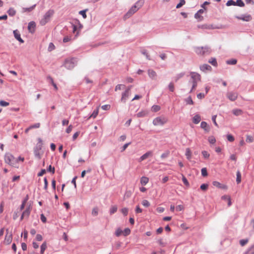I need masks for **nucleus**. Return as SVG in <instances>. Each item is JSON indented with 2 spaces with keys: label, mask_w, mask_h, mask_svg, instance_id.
I'll use <instances>...</instances> for the list:
<instances>
[{
  "label": "nucleus",
  "mask_w": 254,
  "mask_h": 254,
  "mask_svg": "<svg viewBox=\"0 0 254 254\" xmlns=\"http://www.w3.org/2000/svg\"><path fill=\"white\" fill-rule=\"evenodd\" d=\"M190 78L189 81V83L192 84L190 92H192L197 87V83L200 81L201 76L199 74L195 72H190Z\"/></svg>",
  "instance_id": "f257e3e1"
},
{
  "label": "nucleus",
  "mask_w": 254,
  "mask_h": 254,
  "mask_svg": "<svg viewBox=\"0 0 254 254\" xmlns=\"http://www.w3.org/2000/svg\"><path fill=\"white\" fill-rule=\"evenodd\" d=\"M143 4V0H138L128 10V11L126 14L125 17H127V18L129 17L131 15H132L133 13H134L136 11H137V10L139 9V8L141 7V6Z\"/></svg>",
  "instance_id": "f03ea898"
},
{
  "label": "nucleus",
  "mask_w": 254,
  "mask_h": 254,
  "mask_svg": "<svg viewBox=\"0 0 254 254\" xmlns=\"http://www.w3.org/2000/svg\"><path fill=\"white\" fill-rule=\"evenodd\" d=\"M195 52L198 55H209L211 53V50L208 46L196 47L194 49Z\"/></svg>",
  "instance_id": "7ed1b4c3"
},
{
  "label": "nucleus",
  "mask_w": 254,
  "mask_h": 254,
  "mask_svg": "<svg viewBox=\"0 0 254 254\" xmlns=\"http://www.w3.org/2000/svg\"><path fill=\"white\" fill-rule=\"evenodd\" d=\"M54 11L53 10H49L44 15L43 17L41 19L40 23L41 25H45L47 22H48L50 18L54 14Z\"/></svg>",
  "instance_id": "20e7f679"
},
{
  "label": "nucleus",
  "mask_w": 254,
  "mask_h": 254,
  "mask_svg": "<svg viewBox=\"0 0 254 254\" xmlns=\"http://www.w3.org/2000/svg\"><path fill=\"white\" fill-rule=\"evenodd\" d=\"M38 143L36 144V146L34 149V155L38 159H40L41 158V153L40 150L42 147V140L40 138H38Z\"/></svg>",
  "instance_id": "39448f33"
},
{
  "label": "nucleus",
  "mask_w": 254,
  "mask_h": 254,
  "mask_svg": "<svg viewBox=\"0 0 254 254\" xmlns=\"http://www.w3.org/2000/svg\"><path fill=\"white\" fill-rule=\"evenodd\" d=\"M4 161L6 163L11 166H14L17 163L16 158L10 153H6L4 155Z\"/></svg>",
  "instance_id": "423d86ee"
},
{
  "label": "nucleus",
  "mask_w": 254,
  "mask_h": 254,
  "mask_svg": "<svg viewBox=\"0 0 254 254\" xmlns=\"http://www.w3.org/2000/svg\"><path fill=\"white\" fill-rule=\"evenodd\" d=\"M167 121V119L164 117H158L153 120V124L154 126H163Z\"/></svg>",
  "instance_id": "0eeeda50"
},
{
  "label": "nucleus",
  "mask_w": 254,
  "mask_h": 254,
  "mask_svg": "<svg viewBox=\"0 0 254 254\" xmlns=\"http://www.w3.org/2000/svg\"><path fill=\"white\" fill-rule=\"evenodd\" d=\"M76 60L74 58H72L70 59H66L65 61L64 65V66L66 68H67L68 69H70L73 68L75 66V65L76 64Z\"/></svg>",
  "instance_id": "6e6552de"
},
{
  "label": "nucleus",
  "mask_w": 254,
  "mask_h": 254,
  "mask_svg": "<svg viewBox=\"0 0 254 254\" xmlns=\"http://www.w3.org/2000/svg\"><path fill=\"white\" fill-rule=\"evenodd\" d=\"M227 97L231 101H235L238 97V93L234 92H228L226 94Z\"/></svg>",
  "instance_id": "1a4fd4ad"
},
{
  "label": "nucleus",
  "mask_w": 254,
  "mask_h": 254,
  "mask_svg": "<svg viewBox=\"0 0 254 254\" xmlns=\"http://www.w3.org/2000/svg\"><path fill=\"white\" fill-rule=\"evenodd\" d=\"M6 232L7 233L5 236L4 243L7 245H9L12 241V236L11 233L8 234V230H6Z\"/></svg>",
  "instance_id": "9d476101"
},
{
  "label": "nucleus",
  "mask_w": 254,
  "mask_h": 254,
  "mask_svg": "<svg viewBox=\"0 0 254 254\" xmlns=\"http://www.w3.org/2000/svg\"><path fill=\"white\" fill-rule=\"evenodd\" d=\"M36 23L34 21H31L28 23V29L30 32L33 33L35 31Z\"/></svg>",
  "instance_id": "9b49d317"
},
{
  "label": "nucleus",
  "mask_w": 254,
  "mask_h": 254,
  "mask_svg": "<svg viewBox=\"0 0 254 254\" xmlns=\"http://www.w3.org/2000/svg\"><path fill=\"white\" fill-rule=\"evenodd\" d=\"M236 18L245 21H250L252 19V17L250 15H243L241 16H236Z\"/></svg>",
  "instance_id": "f8f14e48"
},
{
  "label": "nucleus",
  "mask_w": 254,
  "mask_h": 254,
  "mask_svg": "<svg viewBox=\"0 0 254 254\" xmlns=\"http://www.w3.org/2000/svg\"><path fill=\"white\" fill-rule=\"evenodd\" d=\"M13 34L15 38L21 43H24V41L21 39L19 32L16 30L13 31Z\"/></svg>",
  "instance_id": "ddd939ff"
},
{
  "label": "nucleus",
  "mask_w": 254,
  "mask_h": 254,
  "mask_svg": "<svg viewBox=\"0 0 254 254\" xmlns=\"http://www.w3.org/2000/svg\"><path fill=\"white\" fill-rule=\"evenodd\" d=\"M200 69L201 71L205 72L206 70L211 71L212 67L207 64H204L200 66Z\"/></svg>",
  "instance_id": "4468645a"
},
{
  "label": "nucleus",
  "mask_w": 254,
  "mask_h": 254,
  "mask_svg": "<svg viewBox=\"0 0 254 254\" xmlns=\"http://www.w3.org/2000/svg\"><path fill=\"white\" fill-rule=\"evenodd\" d=\"M152 152L151 151H148L140 157L139 161L141 162L143 160L147 158L149 156H152Z\"/></svg>",
  "instance_id": "2eb2a0df"
},
{
  "label": "nucleus",
  "mask_w": 254,
  "mask_h": 254,
  "mask_svg": "<svg viewBox=\"0 0 254 254\" xmlns=\"http://www.w3.org/2000/svg\"><path fill=\"white\" fill-rule=\"evenodd\" d=\"M31 208L30 206H29L23 212L22 215L26 218H28L30 214Z\"/></svg>",
  "instance_id": "dca6fc26"
},
{
  "label": "nucleus",
  "mask_w": 254,
  "mask_h": 254,
  "mask_svg": "<svg viewBox=\"0 0 254 254\" xmlns=\"http://www.w3.org/2000/svg\"><path fill=\"white\" fill-rule=\"evenodd\" d=\"M148 74L149 76L153 79H154L157 75L156 72L150 69H148Z\"/></svg>",
  "instance_id": "f3484780"
},
{
  "label": "nucleus",
  "mask_w": 254,
  "mask_h": 254,
  "mask_svg": "<svg viewBox=\"0 0 254 254\" xmlns=\"http://www.w3.org/2000/svg\"><path fill=\"white\" fill-rule=\"evenodd\" d=\"M129 92H127V91H125L122 94V97L121 98V101L124 102H126L127 99L129 96Z\"/></svg>",
  "instance_id": "a211bd4d"
},
{
  "label": "nucleus",
  "mask_w": 254,
  "mask_h": 254,
  "mask_svg": "<svg viewBox=\"0 0 254 254\" xmlns=\"http://www.w3.org/2000/svg\"><path fill=\"white\" fill-rule=\"evenodd\" d=\"M200 127L206 132H208L209 131V127L205 122H202L201 123Z\"/></svg>",
  "instance_id": "6ab92c4d"
},
{
  "label": "nucleus",
  "mask_w": 254,
  "mask_h": 254,
  "mask_svg": "<svg viewBox=\"0 0 254 254\" xmlns=\"http://www.w3.org/2000/svg\"><path fill=\"white\" fill-rule=\"evenodd\" d=\"M201 120L200 116L199 115H195L192 119L193 123L195 124H198Z\"/></svg>",
  "instance_id": "aec40b11"
},
{
  "label": "nucleus",
  "mask_w": 254,
  "mask_h": 254,
  "mask_svg": "<svg viewBox=\"0 0 254 254\" xmlns=\"http://www.w3.org/2000/svg\"><path fill=\"white\" fill-rule=\"evenodd\" d=\"M149 181V179L146 177H142L140 179V183L142 185H146Z\"/></svg>",
  "instance_id": "412c9836"
},
{
  "label": "nucleus",
  "mask_w": 254,
  "mask_h": 254,
  "mask_svg": "<svg viewBox=\"0 0 254 254\" xmlns=\"http://www.w3.org/2000/svg\"><path fill=\"white\" fill-rule=\"evenodd\" d=\"M232 113H233L234 115L237 116L242 115L243 113V111L241 109H236L233 110Z\"/></svg>",
  "instance_id": "4be33fe9"
},
{
  "label": "nucleus",
  "mask_w": 254,
  "mask_h": 254,
  "mask_svg": "<svg viewBox=\"0 0 254 254\" xmlns=\"http://www.w3.org/2000/svg\"><path fill=\"white\" fill-rule=\"evenodd\" d=\"M185 155L187 157V158L189 160H190L191 159V152L190 148H188L186 149Z\"/></svg>",
  "instance_id": "5701e85b"
},
{
  "label": "nucleus",
  "mask_w": 254,
  "mask_h": 254,
  "mask_svg": "<svg viewBox=\"0 0 254 254\" xmlns=\"http://www.w3.org/2000/svg\"><path fill=\"white\" fill-rule=\"evenodd\" d=\"M208 62L214 66H216L217 65V63L216 60L214 58H210Z\"/></svg>",
  "instance_id": "b1692460"
},
{
  "label": "nucleus",
  "mask_w": 254,
  "mask_h": 254,
  "mask_svg": "<svg viewBox=\"0 0 254 254\" xmlns=\"http://www.w3.org/2000/svg\"><path fill=\"white\" fill-rule=\"evenodd\" d=\"M237 178H236V182L238 184H240L241 182V174L240 171H238L236 174Z\"/></svg>",
  "instance_id": "393cba45"
},
{
  "label": "nucleus",
  "mask_w": 254,
  "mask_h": 254,
  "mask_svg": "<svg viewBox=\"0 0 254 254\" xmlns=\"http://www.w3.org/2000/svg\"><path fill=\"white\" fill-rule=\"evenodd\" d=\"M7 13L9 16H13L15 14L16 11L13 8H10L7 11Z\"/></svg>",
  "instance_id": "a878e982"
},
{
  "label": "nucleus",
  "mask_w": 254,
  "mask_h": 254,
  "mask_svg": "<svg viewBox=\"0 0 254 254\" xmlns=\"http://www.w3.org/2000/svg\"><path fill=\"white\" fill-rule=\"evenodd\" d=\"M46 248H47V244L46 242H44L41 246L40 253L41 254H43Z\"/></svg>",
  "instance_id": "bb28decb"
},
{
  "label": "nucleus",
  "mask_w": 254,
  "mask_h": 254,
  "mask_svg": "<svg viewBox=\"0 0 254 254\" xmlns=\"http://www.w3.org/2000/svg\"><path fill=\"white\" fill-rule=\"evenodd\" d=\"M254 254V244L252 246L248 251L245 253V254Z\"/></svg>",
  "instance_id": "cd10ccee"
},
{
  "label": "nucleus",
  "mask_w": 254,
  "mask_h": 254,
  "mask_svg": "<svg viewBox=\"0 0 254 254\" xmlns=\"http://www.w3.org/2000/svg\"><path fill=\"white\" fill-rule=\"evenodd\" d=\"M147 115V113L144 111H142L136 114L138 118L144 117Z\"/></svg>",
  "instance_id": "c85d7f7f"
},
{
  "label": "nucleus",
  "mask_w": 254,
  "mask_h": 254,
  "mask_svg": "<svg viewBox=\"0 0 254 254\" xmlns=\"http://www.w3.org/2000/svg\"><path fill=\"white\" fill-rule=\"evenodd\" d=\"M235 5H237L240 7H244L245 6V3L242 1V0H237L235 2Z\"/></svg>",
  "instance_id": "c756f323"
},
{
  "label": "nucleus",
  "mask_w": 254,
  "mask_h": 254,
  "mask_svg": "<svg viewBox=\"0 0 254 254\" xmlns=\"http://www.w3.org/2000/svg\"><path fill=\"white\" fill-rule=\"evenodd\" d=\"M237 60L236 59H231L229 60H227L226 61V63L228 64L234 65L237 63Z\"/></svg>",
  "instance_id": "7c9ffc66"
},
{
  "label": "nucleus",
  "mask_w": 254,
  "mask_h": 254,
  "mask_svg": "<svg viewBox=\"0 0 254 254\" xmlns=\"http://www.w3.org/2000/svg\"><path fill=\"white\" fill-rule=\"evenodd\" d=\"M185 101L187 104L189 105H193L194 103L190 96H189L187 98H186L185 99Z\"/></svg>",
  "instance_id": "2f4dec72"
},
{
  "label": "nucleus",
  "mask_w": 254,
  "mask_h": 254,
  "mask_svg": "<svg viewBox=\"0 0 254 254\" xmlns=\"http://www.w3.org/2000/svg\"><path fill=\"white\" fill-rule=\"evenodd\" d=\"M185 75L184 72H181L179 74H178L175 77V81H177L179 79L183 77Z\"/></svg>",
  "instance_id": "473e14b6"
},
{
  "label": "nucleus",
  "mask_w": 254,
  "mask_h": 254,
  "mask_svg": "<svg viewBox=\"0 0 254 254\" xmlns=\"http://www.w3.org/2000/svg\"><path fill=\"white\" fill-rule=\"evenodd\" d=\"M117 206L116 205L112 206L110 210V212L111 214H113L115 213L117 211Z\"/></svg>",
  "instance_id": "72a5a7b5"
},
{
  "label": "nucleus",
  "mask_w": 254,
  "mask_h": 254,
  "mask_svg": "<svg viewBox=\"0 0 254 254\" xmlns=\"http://www.w3.org/2000/svg\"><path fill=\"white\" fill-rule=\"evenodd\" d=\"M186 3L185 0H180V2L176 5L177 8H180Z\"/></svg>",
  "instance_id": "f704fd0d"
},
{
  "label": "nucleus",
  "mask_w": 254,
  "mask_h": 254,
  "mask_svg": "<svg viewBox=\"0 0 254 254\" xmlns=\"http://www.w3.org/2000/svg\"><path fill=\"white\" fill-rule=\"evenodd\" d=\"M35 6H36V4H34V5H32L31 7H28V8H23V11L24 12H26V11L30 12V11H31L35 8Z\"/></svg>",
  "instance_id": "c9c22d12"
},
{
  "label": "nucleus",
  "mask_w": 254,
  "mask_h": 254,
  "mask_svg": "<svg viewBox=\"0 0 254 254\" xmlns=\"http://www.w3.org/2000/svg\"><path fill=\"white\" fill-rule=\"evenodd\" d=\"M160 107L158 105H153L151 108L152 111L154 112H158V111L160 110Z\"/></svg>",
  "instance_id": "e433bc0d"
},
{
  "label": "nucleus",
  "mask_w": 254,
  "mask_h": 254,
  "mask_svg": "<svg viewBox=\"0 0 254 254\" xmlns=\"http://www.w3.org/2000/svg\"><path fill=\"white\" fill-rule=\"evenodd\" d=\"M87 10H88V9H87L83 10H81L79 12V13L80 15H81L84 18H86L87 17L86 12Z\"/></svg>",
  "instance_id": "4c0bfd02"
},
{
  "label": "nucleus",
  "mask_w": 254,
  "mask_h": 254,
  "mask_svg": "<svg viewBox=\"0 0 254 254\" xmlns=\"http://www.w3.org/2000/svg\"><path fill=\"white\" fill-rule=\"evenodd\" d=\"M249 240L248 239H242L240 241V244L242 246H244L246 244L248 243Z\"/></svg>",
  "instance_id": "58836bf2"
},
{
  "label": "nucleus",
  "mask_w": 254,
  "mask_h": 254,
  "mask_svg": "<svg viewBox=\"0 0 254 254\" xmlns=\"http://www.w3.org/2000/svg\"><path fill=\"white\" fill-rule=\"evenodd\" d=\"M9 105V103L5 101L0 100V106L2 107H6Z\"/></svg>",
  "instance_id": "ea45409f"
},
{
  "label": "nucleus",
  "mask_w": 254,
  "mask_h": 254,
  "mask_svg": "<svg viewBox=\"0 0 254 254\" xmlns=\"http://www.w3.org/2000/svg\"><path fill=\"white\" fill-rule=\"evenodd\" d=\"M201 175L202 176L206 177L207 176V169L206 168H203L201 169Z\"/></svg>",
  "instance_id": "a19ab883"
},
{
  "label": "nucleus",
  "mask_w": 254,
  "mask_h": 254,
  "mask_svg": "<svg viewBox=\"0 0 254 254\" xmlns=\"http://www.w3.org/2000/svg\"><path fill=\"white\" fill-rule=\"evenodd\" d=\"M226 5L227 6H229L231 5H235V1H234L233 0H229L227 1Z\"/></svg>",
  "instance_id": "79ce46f5"
},
{
  "label": "nucleus",
  "mask_w": 254,
  "mask_h": 254,
  "mask_svg": "<svg viewBox=\"0 0 254 254\" xmlns=\"http://www.w3.org/2000/svg\"><path fill=\"white\" fill-rule=\"evenodd\" d=\"M98 214V209L97 207H95L92 209V215L93 216H97Z\"/></svg>",
  "instance_id": "37998d69"
},
{
  "label": "nucleus",
  "mask_w": 254,
  "mask_h": 254,
  "mask_svg": "<svg viewBox=\"0 0 254 254\" xmlns=\"http://www.w3.org/2000/svg\"><path fill=\"white\" fill-rule=\"evenodd\" d=\"M141 53L144 55V56H145L146 58L147 59H148V60H150L151 59L150 58V56L148 54V53H147L146 51L145 50H143L141 51Z\"/></svg>",
  "instance_id": "c03bdc74"
},
{
  "label": "nucleus",
  "mask_w": 254,
  "mask_h": 254,
  "mask_svg": "<svg viewBox=\"0 0 254 254\" xmlns=\"http://www.w3.org/2000/svg\"><path fill=\"white\" fill-rule=\"evenodd\" d=\"M98 114V110H94L89 118H95Z\"/></svg>",
  "instance_id": "a18cd8bd"
},
{
  "label": "nucleus",
  "mask_w": 254,
  "mask_h": 254,
  "mask_svg": "<svg viewBox=\"0 0 254 254\" xmlns=\"http://www.w3.org/2000/svg\"><path fill=\"white\" fill-rule=\"evenodd\" d=\"M123 233L124 236H127L129 235L130 233V230L128 228H126L124 231H123Z\"/></svg>",
  "instance_id": "49530a36"
},
{
  "label": "nucleus",
  "mask_w": 254,
  "mask_h": 254,
  "mask_svg": "<svg viewBox=\"0 0 254 254\" xmlns=\"http://www.w3.org/2000/svg\"><path fill=\"white\" fill-rule=\"evenodd\" d=\"M227 138L228 140L230 142H233L235 139L233 136L231 134H228L227 135Z\"/></svg>",
  "instance_id": "de8ad7c7"
},
{
  "label": "nucleus",
  "mask_w": 254,
  "mask_h": 254,
  "mask_svg": "<svg viewBox=\"0 0 254 254\" xmlns=\"http://www.w3.org/2000/svg\"><path fill=\"white\" fill-rule=\"evenodd\" d=\"M208 141L211 144H214L216 142V139L213 136H211L209 137Z\"/></svg>",
  "instance_id": "09e8293b"
},
{
  "label": "nucleus",
  "mask_w": 254,
  "mask_h": 254,
  "mask_svg": "<svg viewBox=\"0 0 254 254\" xmlns=\"http://www.w3.org/2000/svg\"><path fill=\"white\" fill-rule=\"evenodd\" d=\"M208 185L206 184H203L200 186V189L202 190H206L208 188Z\"/></svg>",
  "instance_id": "8fccbe9b"
},
{
  "label": "nucleus",
  "mask_w": 254,
  "mask_h": 254,
  "mask_svg": "<svg viewBox=\"0 0 254 254\" xmlns=\"http://www.w3.org/2000/svg\"><path fill=\"white\" fill-rule=\"evenodd\" d=\"M202 154L204 158H208L210 155L206 151H203L202 152Z\"/></svg>",
  "instance_id": "3c124183"
},
{
  "label": "nucleus",
  "mask_w": 254,
  "mask_h": 254,
  "mask_svg": "<svg viewBox=\"0 0 254 254\" xmlns=\"http://www.w3.org/2000/svg\"><path fill=\"white\" fill-rule=\"evenodd\" d=\"M142 204L145 207H148L150 205L149 202L147 200H143L142 202Z\"/></svg>",
  "instance_id": "603ef678"
},
{
  "label": "nucleus",
  "mask_w": 254,
  "mask_h": 254,
  "mask_svg": "<svg viewBox=\"0 0 254 254\" xmlns=\"http://www.w3.org/2000/svg\"><path fill=\"white\" fill-rule=\"evenodd\" d=\"M212 184L214 186L218 188H221V184L218 182L214 181Z\"/></svg>",
  "instance_id": "864d4df0"
},
{
  "label": "nucleus",
  "mask_w": 254,
  "mask_h": 254,
  "mask_svg": "<svg viewBox=\"0 0 254 254\" xmlns=\"http://www.w3.org/2000/svg\"><path fill=\"white\" fill-rule=\"evenodd\" d=\"M123 231L121 229L119 228L116 231L115 234L117 237H119L123 233Z\"/></svg>",
  "instance_id": "5fc2aeb1"
},
{
  "label": "nucleus",
  "mask_w": 254,
  "mask_h": 254,
  "mask_svg": "<svg viewBox=\"0 0 254 254\" xmlns=\"http://www.w3.org/2000/svg\"><path fill=\"white\" fill-rule=\"evenodd\" d=\"M121 212L125 216H126L128 213V209L126 207L123 208L121 209Z\"/></svg>",
  "instance_id": "6e6d98bb"
},
{
  "label": "nucleus",
  "mask_w": 254,
  "mask_h": 254,
  "mask_svg": "<svg viewBox=\"0 0 254 254\" xmlns=\"http://www.w3.org/2000/svg\"><path fill=\"white\" fill-rule=\"evenodd\" d=\"M182 181H183L184 184L186 186H189V182L188 181L187 178L185 177H184V176H183Z\"/></svg>",
  "instance_id": "4d7b16f0"
},
{
  "label": "nucleus",
  "mask_w": 254,
  "mask_h": 254,
  "mask_svg": "<svg viewBox=\"0 0 254 254\" xmlns=\"http://www.w3.org/2000/svg\"><path fill=\"white\" fill-rule=\"evenodd\" d=\"M169 89L170 91L173 92L174 90V86L173 83L171 82L168 85Z\"/></svg>",
  "instance_id": "13d9d810"
},
{
  "label": "nucleus",
  "mask_w": 254,
  "mask_h": 254,
  "mask_svg": "<svg viewBox=\"0 0 254 254\" xmlns=\"http://www.w3.org/2000/svg\"><path fill=\"white\" fill-rule=\"evenodd\" d=\"M55 49V46L52 43H50L49 44V47H48V50L49 51H52Z\"/></svg>",
  "instance_id": "bf43d9fd"
},
{
  "label": "nucleus",
  "mask_w": 254,
  "mask_h": 254,
  "mask_svg": "<svg viewBox=\"0 0 254 254\" xmlns=\"http://www.w3.org/2000/svg\"><path fill=\"white\" fill-rule=\"evenodd\" d=\"M47 171L48 172H51L53 174H54L55 173V168L54 167H52L51 165H50L49 166V167L48 168V169H47Z\"/></svg>",
  "instance_id": "052dcab7"
},
{
  "label": "nucleus",
  "mask_w": 254,
  "mask_h": 254,
  "mask_svg": "<svg viewBox=\"0 0 254 254\" xmlns=\"http://www.w3.org/2000/svg\"><path fill=\"white\" fill-rule=\"evenodd\" d=\"M75 24L77 25V26H78L79 28L81 29L83 27L82 25L80 23V21L78 20L75 19Z\"/></svg>",
  "instance_id": "680f3d73"
},
{
  "label": "nucleus",
  "mask_w": 254,
  "mask_h": 254,
  "mask_svg": "<svg viewBox=\"0 0 254 254\" xmlns=\"http://www.w3.org/2000/svg\"><path fill=\"white\" fill-rule=\"evenodd\" d=\"M205 95V94L202 93H200L197 95V98H198L199 99H201L204 98Z\"/></svg>",
  "instance_id": "e2e57ef3"
},
{
  "label": "nucleus",
  "mask_w": 254,
  "mask_h": 254,
  "mask_svg": "<svg viewBox=\"0 0 254 254\" xmlns=\"http://www.w3.org/2000/svg\"><path fill=\"white\" fill-rule=\"evenodd\" d=\"M101 108L103 110H108L110 108V105H103L101 107Z\"/></svg>",
  "instance_id": "0e129e2a"
},
{
  "label": "nucleus",
  "mask_w": 254,
  "mask_h": 254,
  "mask_svg": "<svg viewBox=\"0 0 254 254\" xmlns=\"http://www.w3.org/2000/svg\"><path fill=\"white\" fill-rule=\"evenodd\" d=\"M40 123H36L34 125L30 126V128H31V129L34 128H39L40 127Z\"/></svg>",
  "instance_id": "69168bd1"
},
{
  "label": "nucleus",
  "mask_w": 254,
  "mask_h": 254,
  "mask_svg": "<svg viewBox=\"0 0 254 254\" xmlns=\"http://www.w3.org/2000/svg\"><path fill=\"white\" fill-rule=\"evenodd\" d=\"M184 209V207L182 205H179L176 206V210L178 211H182Z\"/></svg>",
  "instance_id": "338daca9"
},
{
  "label": "nucleus",
  "mask_w": 254,
  "mask_h": 254,
  "mask_svg": "<svg viewBox=\"0 0 254 254\" xmlns=\"http://www.w3.org/2000/svg\"><path fill=\"white\" fill-rule=\"evenodd\" d=\"M73 127L72 125H69L68 127L66 129V132L69 133L72 130Z\"/></svg>",
  "instance_id": "774afa93"
}]
</instances>
